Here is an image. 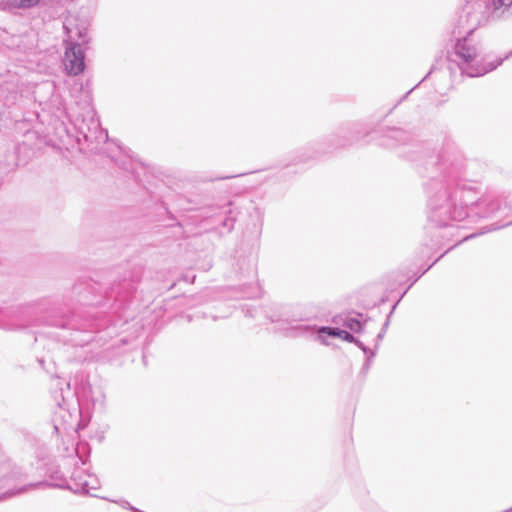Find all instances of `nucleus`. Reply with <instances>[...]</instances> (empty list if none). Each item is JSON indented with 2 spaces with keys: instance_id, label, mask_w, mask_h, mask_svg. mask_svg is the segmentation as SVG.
I'll list each match as a JSON object with an SVG mask.
<instances>
[{
  "instance_id": "6",
  "label": "nucleus",
  "mask_w": 512,
  "mask_h": 512,
  "mask_svg": "<svg viewBox=\"0 0 512 512\" xmlns=\"http://www.w3.org/2000/svg\"><path fill=\"white\" fill-rule=\"evenodd\" d=\"M100 487L99 479L96 475L88 473L83 469H76L71 476L69 488L74 493L93 494Z\"/></svg>"
},
{
  "instance_id": "3",
  "label": "nucleus",
  "mask_w": 512,
  "mask_h": 512,
  "mask_svg": "<svg viewBox=\"0 0 512 512\" xmlns=\"http://www.w3.org/2000/svg\"><path fill=\"white\" fill-rule=\"evenodd\" d=\"M67 43L63 64L69 75H78L85 69V54L82 44L89 41L87 20L70 15L64 21Z\"/></svg>"
},
{
  "instance_id": "15",
  "label": "nucleus",
  "mask_w": 512,
  "mask_h": 512,
  "mask_svg": "<svg viewBox=\"0 0 512 512\" xmlns=\"http://www.w3.org/2000/svg\"><path fill=\"white\" fill-rule=\"evenodd\" d=\"M342 340L346 341V342H350L352 343L353 341H356V338L350 334L349 332L345 331V330H342L341 333H340V337Z\"/></svg>"
},
{
  "instance_id": "19",
  "label": "nucleus",
  "mask_w": 512,
  "mask_h": 512,
  "mask_svg": "<svg viewBox=\"0 0 512 512\" xmlns=\"http://www.w3.org/2000/svg\"><path fill=\"white\" fill-rule=\"evenodd\" d=\"M250 273H251L253 279L256 278V269H255L254 265H252L250 267Z\"/></svg>"
},
{
  "instance_id": "18",
  "label": "nucleus",
  "mask_w": 512,
  "mask_h": 512,
  "mask_svg": "<svg viewBox=\"0 0 512 512\" xmlns=\"http://www.w3.org/2000/svg\"><path fill=\"white\" fill-rule=\"evenodd\" d=\"M223 226L228 228V229H231L232 226H233V220L231 219H226L224 222H223Z\"/></svg>"
},
{
  "instance_id": "7",
  "label": "nucleus",
  "mask_w": 512,
  "mask_h": 512,
  "mask_svg": "<svg viewBox=\"0 0 512 512\" xmlns=\"http://www.w3.org/2000/svg\"><path fill=\"white\" fill-rule=\"evenodd\" d=\"M297 335H309L313 334L314 332L318 333V339L323 343L327 344L326 340L324 339L323 335H329L334 337H340L341 329L339 328H331V327H319L318 329H315L312 326L299 324L294 327Z\"/></svg>"
},
{
  "instance_id": "22",
  "label": "nucleus",
  "mask_w": 512,
  "mask_h": 512,
  "mask_svg": "<svg viewBox=\"0 0 512 512\" xmlns=\"http://www.w3.org/2000/svg\"><path fill=\"white\" fill-rule=\"evenodd\" d=\"M64 402H65V398H64V396L62 395V403L58 401V406L63 407Z\"/></svg>"
},
{
  "instance_id": "14",
  "label": "nucleus",
  "mask_w": 512,
  "mask_h": 512,
  "mask_svg": "<svg viewBox=\"0 0 512 512\" xmlns=\"http://www.w3.org/2000/svg\"><path fill=\"white\" fill-rule=\"evenodd\" d=\"M389 137L397 141H404L406 139V133L401 129H392L389 132Z\"/></svg>"
},
{
  "instance_id": "13",
  "label": "nucleus",
  "mask_w": 512,
  "mask_h": 512,
  "mask_svg": "<svg viewBox=\"0 0 512 512\" xmlns=\"http://www.w3.org/2000/svg\"><path fill=\"white\" fill-rule=\"evenodd\" d=\"M352 343H355L367 356V362H366V365H365V369L368 370L369 369V365H370V361L371 359L374 357L375 355V352H373L372 350H370L368 347H366L361 341H359L358 339H356V341H353Z\"/></svg>"
},
{
  "instance_id": "17",
  "label": "nucleus",
  "mask_w": 512,
  "mask_h": 512,
  "mask_svg": "<svg viewBox=\"0 0 512 512\" xmlns=\"http://www.w3.org/2000/svg\"><path fill=\"white\" fill-rule=\"evenodd\" d=\"M23 491H25V488H24V487H23V488H21V489H18V490H16V491H9V492H7V493H6V497L14 496V495L19 494V493H21V492H23Z\"/></svg>"
},
{
  "instance_id": "4",
  "label": "nucleus",
  "mask_w": 512,
  "mask_h": 512,
  "mask_svg": "<svg viewBox=\"0 0 512 512\" xmlns=\"http://www.w3.org/2000/svg\"><path fill=\"white\" fill-rule=\"evenodd\" d=\"M71 96L75 100V104L80 108L81 112L73 113L67 111L71 118H75L74 124L88 140L92 138V131L96 132L99 129V121L95 118V111L92 107V94L89 84L85 85L82 82L75 81L71 88Z\"/></svg>"
},
{
  "instance_id": "26",
  "label": "nucleus",
  "mask_w": 512,
  "mask_h": 512,
  "mask_svg": "<svg viewBox=\"0 0 512 512\" xmlns=\"http://www.w3.org/2000/svg\"><path fill=\"white\" fill-rule=\"evenodd\" d=\"M79 459L82 462V464H85V461L83 460V458L81 456H79Z\"/></svg>"
},
{
  "instance_id": "11",
  "label": "nucleus",
  "mask_w": 512,
  "mask_h": 512,
  "mask_svg": "<svg viewBox=\"0 0 512 512\" xmlns=\"http://www.w3.org/2000/svg\"><path fill=\"white\" fill-rule=\"evenodd\" d=\"M244 297L247 298H257L262 295V289L258 282H252L247 287L246 290L243 292Z\"/></svg>"
},
{
  "instance_id": "9",
  "label": "nucleus",
  "mask_w": 512,
  "mask_h": 512,
  "mask_svg": "<svg viewBox=\"0 0 512 512\" xmlns=\"http://www.w3.org/2000/svg\"><path fill=\"white\" fill-rule=\"evenodd\" d=\"M494 193L496 194L497 209L491 215L501 210H508L512 212V191H497L495 189H487L483 194Z\"/></svg>"
},
{
  "instance_id": "20",
  "label": "nucleus",
  "mask_w": 512,
  "mask_h": 512,
  "mask_svg": "<svg viewBox=\"0 0 512 512\" xmlns=\"http://www.w3.org/2000/svg\"><path fill=\"white\" fill-rule=\"evenodd\" d=\"M84 449H85V445H78V447L76 448L77 454L80 453V450H84Z\"/></svg>"
},
{
  "instance_id": "8",
  "label": "nucleus",
  "mask_w": 512,
  "mask_h": 512,
  "mask_svg": "<svg viewBox=\"0 0 512 512\" xmlns=\"http://www.w3.org/2000/svg\"><path fill=\"white\" fill-rule=\"evenodd\" d=\"M495 20L512 17V0H488Z\"/></svg>"
},
{
  "instance_id": "10",
  "label": "nucleus",
  "mask_w": 512,
  "mask_h": 512,
  "mask_svg": "<svg viewBox=\"0 0 512 512\" xmlns=\"http://www.w3.org/2000/svg\"><path fill=\"white\" fill-rule=\"evenodd\" d=\"M39 0H2L1 4L4 8H21L27 9L36 6Z\"/></svg>"
},
{
  "instance_id": "21",
  "label": "nucleus",
  "mask_w": 512,
  "mask_h": 512,
  "mask_svg": "<svg viewBox=\"0 0 512 512\" xmlns=\"http://www.w3.org/2000/svg\"><path fill=\"white\" fill-rule=\"evenodd\" d=\"M510 224H512V221H511V222H509V223H507V224H505V226L510 225ZM502 227H504V225H502ZM499 228H501V226L493 227V228H492V230H497V229H499ZM489 231H491V229H490Z\"/></svg>"
},
{
  "instance_id": "24",
  "label": "nucleus",
  "mask_w": 512,
  "mask_h": 512,
  "mask_svg": "<svg viewBox=\"0 0 512 512\" xmlns=\"http://www.w3.org/2000/svg\"><path fill=\"white\" fill-rule=\"evenodd\" d=\"M383 333H384V332H381V333H379V334H378V338H379V339H381V338L383 337Z\"/></svg>"
},
{
  "instance_id": "16",
  "label": "nucleus",
  "mask_w": 512,
  "mask_h": 512,
  "mask_svg": "<svg viewBox=\"0 0 512 512\" xmlns=\"http://www.w3.org/2000/svg\"><path fill=\"white\" fill-rule=\"evenodd\" d=\"M138 164L136 161L131 159V165L128 167L125 163L121 164L122 168L125 170H130L132 173H135L134 166Z\"/></svg>"
},
{
  "instance_id": "5",
  "label": "nucleus",
  "mask_w": 512,
  "mask_h": 512,
  "mask_svg": "<svg viewBox=\"0 0 512 512\" xmlns=\"http://www.w3.org/2000/svg\"><path fill=\"white\" fill-rule=\"evenodd\" d=\"M494 20L488 0H466L458 14L456 29L459 35H471Z\"/></svg>"
},
{
  "instance_id": "25",
  "label": "nucleus",
  "mask_w": 512,
  "mask_h": 512,
  "mask_svg": "<svg viewBox=\"0 0 512 512\" xmlns=\"http://www.w3.org/2000/svg\"><path fill=\"white\" fill-rule=\"evenodd\" d=\"M66 387H67V390L69 391L70 390V383L69 382L66 383Z\"/></svg>"
},
{
  "instance_id": "2",
  "label": "nucleus",
  "mask_w": 512,
  "mask_h": 512,
  "mask_svg": "<svg viewBox=\"0 0 512 512\" xmlns=\"http://www.w3.org/2000/svg\"><path fill=\"white\" fill-rule=\"evenodd\" d=\"M511 56L512 50L503 58L487 61L482 54L481 46L475 43L470 35L466 34V36L457 39L450 55V63L456 65L462 75L481 77L495 70Z\"/></svg>"
},
{
  "instance_id": "1",
  "label": "nucleus",
  "mask_w": 512,
  "mask_h": 512,
  "mask_svg": "<svg viewBox=\"0 0 512 512\" xmlns=\"http://www.w3.org/2000/svg\"><path fill=\"white\" fill-rule=\"evenodd\" d=\"M435 165L437 176L425 185L429 224L438 228L455 227L468 219L489 217L497 209L496 194H481L475 181L464 178L465 159L456 148H443Z\"/></svg>"
},
{
  "instance_id": "12",
  "label": "nucleus",
  "mask_w": 512,
  "mask_h": 512,
  "mask_svg": "<svg viewBox=\"0 0 512 512\" xmlns=\"http://www.w3.org/2000/svg\"><path fill=\"white\" fill-rule=\"evenodd\" d=\"M343 325L353 332H360L362 329V323L359 319L353 317H347Z\"/></svg>"
},
{
  "instance_id": "23",
  "label": "nucleus",
  "mask_w": 512,
  "mask_h": 512,
  "mask_svg": "<svg viewBox=\"0 0 512 512\" xmlns=\"http://www.w3.org/2000/svg\"><path fill=\"white\" fill-rule=\"evenodd\" d=\"M431 73H432V70H431V71H430V72H429L425 77H423V79H422V81H421V82H423L424 80H426V79L428 78V76H429Z\"/></svg>"
}]
</instances>
